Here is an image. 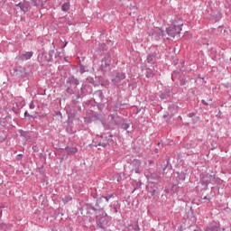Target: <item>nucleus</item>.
Returning a JSON list of instances; mask_svg holds the SVG:
<instances>
[{"label": "nucleus", "instance_id": "nucleus-1", "mask_svg": "<svg viewBox=\"0 0 231 231\" xmlns=\"http://www.w3.org/2000/svg\"><path fill=\"white\" fill-rule=\"evenodd\" d=\"M182 28V21H174L172 24L166 29V32L170 37H180V33H181Z\"/></svg>", "mask_w": 231, "mask_h": 231}, {"label": "nucleus", "instance_id": "nucleus-2", "mask_svg": "<svg viewBox=\"0 0 231 231\" xmlns=\"http://www.w3.org/2000/svg\"><path fill=\"white\" fill-rule=\"evenodd\" d=\"M213 177L212 175L208 174V173H204L201 176V181L202 183H204L205 185H208V183H210V181H212Z\"/></svg>", "mask_w": 231, "mask_h": 231}, {"label": "nucleus", "instance_id": "nucleus-3", "mask_svg": "<svg viewBox=\"0 0 231 231\" xmlns=\"http://www.w3.org/2000/svg\"><path fill=\"white\" fill-rule=\"evenodd\" d=\"M18 6L23 12V14H26V12L30 10V4H28V2L20 3L18 4Z\"/></svg>", "mask_w": 231, "mask_h": 231}, {"label": "nucleus", "instance_id": "nucleus-4", "mask_svg": "<svg viewBox=\"0 0 231 231\" xmlns=\"http://www.w3.org/2000/svg\"><path fill=\"white\" fill-rule=\"evenodd\" d=\"M125 79V74L118 73L113 80L114 84H118V82L124 80Z\"/></svg>", "mask_w": 231, "mask_h": 231}, {"label": "nucleus", "instance_id": "nucleus-5", "mask_svg": "<svg viewBox=\"0 0 231 231\" xmlns=\"http://www.w3.org/2000/svg\"><path fill=\"white\" fill-rule=\"evenodd\" d=\"M32 57H33V52H25L20 55L21 60H29V59H32Z\"/></svg>", "mask_w": 231, "mask_h": 231}, {"label": "nucleus", "instance_id": "nucleus-6", "mask_svg": "<svg viewBox=\"0 0 231 231\" xmlns=\"http://www.w3.org/2000/svg\"><path fill=\"white\" fill-rule=\"evenodd\" d=\"M104 137L101 135V136H97V142H98V146L99 147H106L107 146V141H102Z\"/></svg>", "mask_w": 231, "mask_h": 231}, {"label": "nucleus", "instance_id": "nucleus-7", "mask_svg": "<svg viewBox=\"0 0 231 231\" xmlns=\"http://www.w3.org/2000/svg\"><path fill=\"white\" fill-rule=\"evenodd\" d=\"M109 125L113 127V125H116V116H108Z\"/></svg>", "mask_w": 231, "mask_h": 231}, {"label": "nucleus", "instance_id": "nucleus-8", "mask_svg": "<svg viewBox=\"0 0 231 231\" xmlns=\"http://www.w3.org/2000/svg\"><path fill=\"white\" fill-rule=\"evenodd\" d=\"M78 151L79 149H77L76 147H71L67 149L68 154H77Z\"/></svg>", "mask_w": 231, "mask_h": 231}, {"label": "nucleus", "instance_id": "nucleus-9", "mask_svg": "<svg viewBox=\"0 0 231 231\" xmlns=\"http://www.w3.org/2000/svg\"><path fill=\"white\" fill-rule=\"evenodd\" d=\"M32 6H41L42 5V0H31Z\"/></svg>", "mask_w": 231, "mask_h": 231}, {"label": "nucleus", "instance_id": "nucleus-10", "mask_svg": "<svg viewBox=\"0 0 231 231\" xmlns=\"http://www.w3.org/2000/svg\"><path fill=\"white\" fill-rule=\"evenodd\" d=\"M61 10L63 12H68V10H69V3L63 4L62 6H61Z\"/></svg>", "mask_w": 231, "mask_h": 231}, {"label": "nucleus", "instance_id": "nucleus-11", "mask_svg": "<svg viewBox=\"0 0 231 231\" xmlns=\"http://www.w3.org/2000/svg\"><path fill=\"white\" fill-rule=\"evenodd\" d=\"M206 231H217V226H208L206 228Z\"/></svg>", "mask_w": 231, "mask_h": 231}, {"label": "nucleus", "instance_id": "nucleus-12", "mask_svg": "<svg viewBox=\"0 0 231 231\" xmlns=\"http://www.w3.org/2000/svg\"><path fill=\"white\" fill-rule=\"evenodd\" d=\"M154 57L152 55H148L147 56V61L151 62L152 60H153Z\"/></svg>", "mask_w": 231, "mask_h": 231}, {"label": "nucleus", "instance_id": "nucleus-13", "mask_svg": "<svg viewBox=\"0 0 231 231\" xmlns=\"http://www.w3.org/2000/svg\"><path fill=\"white\" fill-rule=\"evenodd\" d=\"M63 201H65V203H68V201H71V197H65L64 199H63Z\"/></svg>", "mask_w": 231, "mask_h": 231}, {"label": "nucleus", "instance_id": "nucleus-14", "mask_svg": "<svg viewBox=\"0 0 231 231\" xmlns=\"http://www.w3.org/2000/svg\"><path fill=\"white\" fill-rule=\"evenodd\" d=\"M201 103L204 105V106H208V103L207 101H205V99H202Z\"/></svg>", "mask_w": 231, "mask_h": 231}, {"label": "nucleus", "instance_id": "nucleus-15", "mask_svg": "<svg viewBox=\"0 0 231 231\" xmlns=\"http://www.w3.org/2000/svg\"><path fill=\"white\" fill-rule=\"evenodd\" d=\"M189 116L190 118H192V116H196V114H195L194 112L189 113Z\"/></svg>", "mask_w": 231, "mask_h": 231}, {"label": "nucleus", "instance_id": "nucleus-16", "mask_svg": "<svg viewBox=\"0 0 231 231\" xmlns=\"http://www.w3.org/2000/svg\"><path fill=\"white\" fill-rule=\"evenodd\" d=\"M123 127H124V129H127V127H129V125L124 124V125H123Z\"/></svg>", "mask_w": 231, "mask_h": 231}, {"label": "nucleus", "instance_id": "nucleus-17", "mask_svg": "<svg viewBox=\"0 0 231 231\" xmlns=\"http://www.w3.org/2000/svg\"><path fill=\"white\" fill-rule=\"evenodd\" d=\"M146 77H149V74H147Z\"/></svg>", "mask_w": 231, "mask_h": 231}]
</instances>
